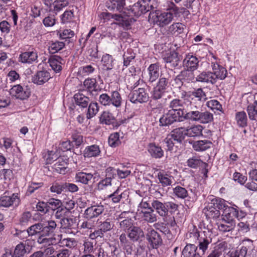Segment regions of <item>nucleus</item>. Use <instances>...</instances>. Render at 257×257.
I'll use <instances>...</instances> for the list:
<instances>
[{"label":"nucleus","instance_id":"57","mask_svg":"<svg viewBox=\"0 0 257 257\" xmlns=\"http://www.w3.org/2000/svg\"><path fill=\"white\" fill-rule=\"evenodd\" d=\"M84 87L89 91L96 90V81L95 79L87 78L83 82Z\"/></svg>","mask_w":257,"mask_h":257},{"label":"nucleus","instance_id":"63","mask_svg":"<svg viewBox=\"0 0 257 257\" xmlns=\"http://www.w3.org/2000/svg\"><path fill=\"white\" fill-rule=\"evenodd\" d=\"M60 223L64 228L71 229L74 228V220L72 218L63 217L60 220Z\"/></svg>","mask_w":257,"mask_h":257},{"label":"nucleus","instance_id":"62","mask_svg":"<svg viewBox=\"0 0 257 257\" xmlns=\"http://www.w3.org/2000/svg\"><path fill=\"white\" fill-rule=\"evenodd\" d=\"M247 248L246 246H242L240 249L232 251L229 255V257H246Z\"/></svg>","mask_w":257,"mask_h":257},{"label":"nucleus","instance_id":"54","mask_svg":"<svg viewBox=\"0 0 257 257\" xmlns=\"http://www.w3.org/2000/svg\"><path fill=\"white\" fill-rule=\"evenodd\" d=\"M108 143L111 147L115 148L118 146L121 143L119 133L116 132L111 134L108 138Z\"/></svg>","mask_w":257,"mask_h":257},{"label":"nucleus","instance_id":"39","mask_svg":"<svg viewBox=\"0 0 257 257\" xmlns=\"http://www.w3.org/2000/svg\"><path fill=\"white\" fill-rule=\"evenodd\" d=\"M143 214L142 217L145 221L152 223L157 220V215H156L154 209H150V210H146L142 211Z\"/></svg>","mask_w":257,"mask_h":257},{"label":"nucleus","instance_id":"17","mask_svg":"<svg viewBox=\"0 0 257 257\" xmlns=\"http://www.w3.org/2000/svg\"><path fill=\"white\" fill-rule=\"evenodd\" d=\"M175 81H180L182 83L193 82L195 81L193 71L185 69L182 70L175 78Z\"/></svg>","mask_w":257,"mask_h":257},{"label":"nucleus","instance_id":"49","mask_svg":"<svg viewBox=\"0 0 257 257\" xmlns=\"http://www.w3.org/2000/svg\"><path fill=\"white\" fill-rule=\"evenodd\" d=\"M187 165L189 167L193 168H196L197 167L203 165L205 168L204 172L205 173H207V170L206 168L207 167L208 165L195 157L189 159L187 161Z\"/></svg>","mask_w":257,"mask_h":257},{"label":"nucleus","instance_id":"35","mask_svg":"<svg viewBox=\"0 0 257 257\" xmlns=\"http://www.w3.org/2000/svg\"><path fill=\"white\" fill-rule=\"evenodd\" d=\"M203 127L202 125H193L185 128L186 136L189 137H196L202 135Z\"/></svg>","mask_w":257,"mask_h":257},{"label":"nucleus","instance_id":"28","mask_svg":"<svg viewBox=\"0 0 257 257\" xmlns=\"http://www.w3.org/2000/svg\"><path fill=\"white\" fill-rule=\"evenodd\" d=\"M197 246L193 244H187L182 250L183 257H201L197 252Z\"/></svg>","mask_w":257,"mask_h":257},{"label":"nucleus","instance_id":"34","mask_svg":"<svg viewBox=\"0 0 257 257\" xmlns=\"http://www.w3.org/2000/svg\"><path fill=\"white\" fill-rule=\"evenodd\" d=\"M158 178L159 182L163 187L171 185L174 180L173 176L165 172H160L158 173Z\"/></svg>","mask_w":257,"mask_h":257},{"label":"nucleus","instance_id":"48","mask_svg":"<svg viewBox=\"0 0 257 257\" xmlns=\"http://www.w3.org/2000/svg\"><path fill=\"white\" fill-rule=\"evenodd\" d=\"M173 195L177 198L185 199L188 195L187 190L184 187L177 185L173 189Z\"/></svg>","mask_w":257,"mask_h":257},{"label":"nucleus","instance_id":"5","mask_svg":"<svg viewBox=\"0 0 257 257\" xmlns=\"http://www.w3.org/2000/svg\"><path fill=\"white\" fill-rule=\"evenodd\" d=\"M130 213L129 211H123L116 217V220L119 222V227L124 231H128L134 226V221L128 216Z\"/></svg>","mask_w":257,"mask_h":257},{"label":"nucleus","instance_id":"13","mask_svg":"<svg viewBox=\"0 0 257 257\" xmlns=\"http://www.w3.org/2000/svg\"><path fill=\"white\" fill-rule=\"evenodd\" d=\"M163 60L166 63V67L171 68L177 66L180 61L178 54L175 51L167 54L163 57Z\"/></svg>","mask_w":257,"mask_h":257},{"label":"nucleus","instance_id":"26","mask_svg":"<svg viewBox=\"0 0 257 257\" xmlns=\"http://www.w3.org/2000/svg\"><path fill=\"white\" fill-rule=\"evenodd\" d=\"M43 226L42 233L45 234L51 235L54 234L57 228V224L55 221L49 220L42 223Z\"/></svg>","mask_w":257,"mask_h":257},{"label":"nucleus","instance_id":"24","mask_svg":"<svg viewBox=\"0 0 257 257\" xmlns=\"http://www.w3.org/2000/svg\"><path fill=\"white\" fill-rule=\"evenodd\" d=\"M125 4V0H110L109 2H107V7L110 10L122 14L126 9L124 8Z\"/></svg>","mask_w":257,"mask_h":257},{"label":"nucleus","instance_id":"16","mask_svg":"<svg viewBox=\"0 0 257 257\" xmlns=\"http://www.w3.org/2000/svg\"><path fill=\"white\" fill-rule=\"evenodd\" d=\"M183 65L184 68L194 71L198 68L199 60L196 56L188 54L184 58Z\"/></svg>","mask_w":257,"mask_h":257},{"label":"nucleus","instance_id":"36","mask_svg":"<svg viewBox=\"0 0 257 257\" xmlns=\"http://www.w3.org/2000/svg\"><path fill=\"white\" fill-rule=\"evenodd\" d=\"M100 153V150L99 146L96 145H93L85 148L83 152V156L85 158H91L96 157Z\"/></svg>","mask_w":257,"mask_h":257},{"label":"nucleus","instance_id":"64","mask_svg":"<svg viewBox=\"0 0 257 257\" xmlns=\"http://www.w3.org/2000/svg\"><path fill=\"white\" fill-rule=\"evenodd\" d=\"M164 143L166 145V150L167 151L171 152H175L176 151V147H175V143L174 140L171 138L168 135L166 138L164 140Z\"/></svg>","mask_w":257,"mask_h":257},{"label":"nucleus","instance_id":"29","mask_svg":"<svg viewBox=\"0 0 257 257\" xmlns=\"http://www.w3.org/2000/svg\"><path fill=\"white\" fill-rule=\"evenodd\" d=\"M38 58L37 53L35 51L26 52L20 55L19 59L22 63H32Z\"/></svg>","mask_w":257,"mask_h":257},{"label":"nucleus","instance_id":"25","mask_svg":"<svg viewBox=\"0 0 257 257\" xmlns=\"http://www.w3.org/2000/svg\"><path fill=\"white\" fill-rule=\"evenodd\" d=\"M154 210L161 217H165L168 214V209L166 203H163L157 200H154L151 203Z\"/></svg>","mask_w":257,"mask_h":257},{"label":"nucleus","instance_id":"4","mask_svg":"<svg viewBox=\"0 0 257 257\" xmlns=\"http://www.w3.org/2000/svg\"><path fill=\"white\" fill-rule=\"evenodd\" d=\"M130 101L134 103H142L149 99L148 93L144 88H139L131 91L128 95Z\"/></svg>","mask_w":257,"mask_h":257},{"label":"nucleus","instance_id":"58","mask_svg":"<svg viewBox=\"0 0 257 257\" xmlns=\"http://www.w3.org/2000/svg\"><path fill=\"white\" fill-rule=\"evenodd\" d=\"M26 252L24 244L20 243L16 245L13 254L14 257H23Z\"/></svg>","mask_w":257,"mask_h":257},{"label":"nucleus","instance_id":"10","mask_svg":"<svg viewBox=\"0 0 257 257\" xmlns=\"http://www.w3.org/2000/svg\"><path fill=\"white\" fill-rule=\"evenodd\" d=\"M192 98L191 101H189L188 103H193L197 106H202L203 103L206 100L207 96L205 92L201 88H198L191 93Z\"/></svg>","mask_w":257,"mask_h":257},{"label":"nucleus","instance_id":"11","mask_svg":"<svg viewBox=\"0 0 257 257\" xmlns=\"http://www.w3.org/2000/svg\"><path fill=\"white\" fill-rule=\"evenodd\" d=\"M211 67L212 69L211 73L215 78V82L217 79L223 80L226 77L227 72L225 68L213 62H211Z\"/></svg>","mask_w":257,"mask_h":257},{"label":"nucleus","instance_id":"53","mask_svg":"<svg viewBox=\"0 0 257 257\" xmlns=\"http://www.w3.org/2000/svg\"><path fill=\"white\" fill-rule=\"evenodd\" d=\"M99 111V106L97 102H91L87 109L86 117L90 119L94 117Z\"/></svg>","mask_w":257,"mask_h":257},{"label":"nucleus","instance_id":"51","mask_svg":"<svg viewBox=\"0 0 257 257\" xmlns=\"http://www.w3.org/2000/svg\"><path fill=\"white\" fill-rule=\"evenodd\" d=\"M55 170L60 174H65L68 168L67 162L62 158L58 159L57 162L54 165Z\"/></svg>","mask_w":257,"mask_h":257},{"label":"nucleus","instance_id":"32","mask_svg":"<svg viewBox=\"0 0 257 257\" xmlns=\"http://www.w3.org/2000/svg\"><path fill=\"white\" fill-rule=\"evenodd\" d=\"M204 210L206 217L208 218L215 219L218 218L220 215L219 210L211 202L208 203Z\"/></svg>","mask_w":257,"mask_h":257},{"label":"nucleus","instance_id":"9","mask_svg":"<svg viewBox=\"0 0 257 257\" xmlns=\"http://www.w3.org/2000/svg\"><path fill=\"white\" fill-rule=\"evenodd\" d=\"M104 207L103 205L97 204L88 207L84 211V217L88 219L96 218L101 214L104 211Z\"/></svg>","mask_w":257,"mask_h":257},{"label":"nucleus","instance_id":"52","mask_svg":"<svg viewBox=\"0 0 257 257\" xmlns=\"http://www.w3.org/2000/svg\"><path fill=\"white\" fill-rule=\"evenodd\" d=\"M135 57L136 55L132 49H128L126 52H124L123 55V66L127 67L129 66L134 60Z\"/></svg>","mask_w":257,"mask_h":257},{"label":"nucleus","instance_id":"56","mask_svg":"<svg viewBox=\"0 0 257 257\" xmlns=\"http://www.w3.org/2000/svg\"><path fill=\"white\" fill-rule=\"evenodd\" d=\"M95 245L96 243H94L93 242L88 239L85 240L83 243V246H84L83 252L85 254H91V253H93L96 249L95 248Z\"/></svg>","mask_w":257,"mask_h":257},{"label":"nucleus","instance_id":"47","mask_svg":"<svg viewBox=\"0 0 257 257\" xmlns=\"http://www.w3.org/2000/svg\"><path fill=\"white\" fill-rule=\"evenodd\" d=\"M42 223H35L28 228L30 236H33L36 235H41L42 234Z\"/></svg>","mask_w":257,"mask_h":257},{"label":"nucleus","instance_id":"43","mask_svg":"<svg viewBox=\"0 0 257 257\" xmlns=\"http://www.w3.org/2000/svg\"><path fill=\"white\" fill-rule=\"evenodd\" d=\"M185 28V26L182 23H175L169 27V31L172 34L178 36L183 33Z\"/></svg>","mask_w":257,"mask_h":257},{"label":"nucleus","instance_id":"38","mask_svg":"<svg viewBox=\"0 0 257 257\" xmlns=\"http://www.w3.org/2000/svg\"><path fill=\"white\" fill-rule=\"evenodd\" d=\"M93 174L83 172H79L76 174L75 179L77 182H80L83 184H88L89 182L93 178Z\"/></svg>","mask_w":257,"mask_h":257},{"label":"nucleus","instance_id":"45","mask_svg":"<svg viewBox=\"0 0 257 257\" xmlns=\"http://www.w3.org/2000/svg\"><path fill=\"white\" fill-rule=\"evenodd\" d=\"M114 117L113 114L109 111H104L99 117L101 123L106 125H110L113 123Z\"/></svg>","mask_w":257,"mask_h":257},{"label":"nucleus","instance_id":"23","mask_svg":"<svg viewBox=\"0 0 257 257\" xmlns=\"http://www.w3.org/2000/svg\"><path fill=\"white\" fill-rule=\"evenodd\" d=\"M127 236L133 241H137L144 237V233L140 227L134 226L128 231Z\"/></svg>","mask_w":257,"mask_h":257},{"label":"nucleus","instance_id":"55","mask_svg":"<svg viewBox=\"0 0 257 257\" xmlns=\"http://www.w3.org/2000/svg\"><path fill=\"white\" fill-rule=\"evenodd\" d=\"M58 243L63 246L72 248L77 244L76 241L73 238H58Z\"/></svg>","mask_w":257,"mask_h":257},{"label":"nucleus","instance_id":"18","mask_svg":"<svg viewBox=\"0 0 257 257\" xmlns=\"http://www.w3.org/2000/svg\"><path fill=\"white\" fill-rule=\"evenodd\" d=\"M147 238L153 248H157L162 243V239L160 235L153 228H150L148 230Z\"/></svg>","mask_w":257,"mask_h":257},{"label":"nucleus","instance_id":"40","mask_svg":"<svg viewBox=\"0 0 257 257\" xmlns=\"http://www.w3.org/2000/svg\"><path fill=\"white\" fill-rule=\"evenodd\" d=\"M62 59L61 57L55 55L51 57L49 60V63L52 69L55 72H59L61 69V61Z\"/></svg>","mask_w":257,"mask_h":257},{"label":"nucleus","instance_id":"15","mask_svg":"<svg viewBox=\"0 0 257 257\" xmlns=\"http://www.w3.org/2000/svg\"><path fill=\"white\" fill-rule=\"evenodd\" d=\"M10 93L17 98L24 100L28 98L30 95V92L27 89H24L20 85H14L10 89Z\"/></svg>","mask_w":257,"mask_h":257},{"label":"nucleus","instance_id":"7","mask_svg":"<svg viewBox=\"0 0 257 257\" xmlns=\"http://www.w3.org/2000/svg\"><path fill=\"white\" fill-rule=\"evenodd\" d=\"M212 233L209 230L201 231V236L199 238L198 247L204 254L208 248V245L212 242Z\"/></svg>","mask_w":257,"mask_h":257},{"label":"nucleus","instance_id":"6","mask_svg":"<svg viewBox=\"0 0 257 257\" xmlns=\"http://www.w3.org/2000/svg\"><path fill=\"white\" fill-rule=\"evenodd\" d=\"M101 17L104 20L112 19L117 21L116 24L123 28H127L130 26V20L122 14H111L107 12H103L101 14Z\"/></svg>","mask_w":257,"mask_h":257},{"label":"nucleus","instance_id":"33","mask_svg":"<svg viewBox=\"0 0 257 257\" xmlns=\"http://www.w3.org/2000/svg\"><path fill=\"white\" fill-rule=\"evenodd\" d=\"M149 73V81L151 82H154L159 77L160 68L158 64H152L148 68Z\"/></svg>","mask_w":257,"mask_h":257},{"label":"nucleus","instance_id":"50","mask_svg":"<svg viewBox=\"0 0 257 257\" xmlns=\"http://www.w3.org/2000/svg\"><path fill=\"white\" fill-rule=\"evenodd\" d=\"M111 105L116 108L120 107L122 103V98L120 94L117 91H113L111 92L110 96Z\"/></svg>","mask_w":257,"mask_h":257},{"label":"nucleus","instance_id":"1","mask_svg":"<svg viewBox=\"0 0 257 257\" xmlns=\"http://www.w3.org/2000/svg\"><path fill=\"white\" fill-rule=\"evenodd\" d=\"M168 10L169 12L157 14L154 18V22L160 27H163L172 21L174 15L175 17H179L180 14L184 13L186 9L184 8H179L174 3H171L168 7Z\"/></svg>","mask_w":257,"mask_h":257},{"label":"nucleus","instance_id":"30","mask_svg":"<svg viewBox=\"0 0 257 257\" xmlns=\"http://www.w3.org/2000/svg\"><path fill=\"white\" fill-rule=\"evenodd\" d=\"M212 145L210 141L204 140L194 141L192 143L194 150L197 152L204 151L211 147Z\"/></svg>","mask_w":257,"mask_h":257},{"label":"nucleus","instance_id":"20","mask_svg":"<svg viewBox=\"0 0 257 257\" xmlns=\"http://www.w3.org/2000/svg\"><path fill=\"white\" fill-rule=\"evenodd\" d=\"M174 142L181 144L186 136L185 127H180L174 129L168 135Z\"/></svg>","mask_w":257,"mask_h":257},{"label":"nucleus","instance_id":"8","mask_svg":"<svg viewBox=\"0 0 257 257\" xmlns=\"http://www.w3.org/2000/svg\"><path fill=\"white\" fill-rule=\"evenodd\" d=\"M189 100L185 99H173L172 100L168 105L170 108L169 110H174V111H180L181 115L183 116V109L187 107Z\"/></svg>","mask_w":257,"mask_h":257},{"label":"nucleus","instance_id":"59","mask_svg":"<svg viewBox=\"0 0 257 257\" xmlns=\"http://www.w3.org/2000/svg\"><path fill=\"white\" fill-rule=\"evenodd\" d=\"M65 46V44L62 42L56 41L53 42L49 47V50L51 53H55L62 50Z\"/></svg>","mask_w":257,"mask_h":257},{"label":"nucleus","instance_id":"44","mask_svg":"<svg viewBox=\"0 0 257 257\" xmlns=\"http://www.w3.org/2000/svg\"><path fill=\"white\" fill-rule=\"evenodd\" d=\"M235 226V223L229 222L228 221L223 220L220 222L217 223V227L218 230L222 232H229L233 230Z\"/></svg>","mask_w":257,"mask_h":257},{"label":"nucleus","instance_id":"3","mask_svg":"<svg viewBox=\"0 0 257 257\" xmlns=\"http://www.w3.org/2000/svg\"><path fill=\"white\" fill-rule=\"evenodd\" d=\"M180 111H174V110H168V112L163 114L159 119L160 125L167 126L172 124L176 121H182L183 116L181 115Z\"/></svg>","mask_w":257,"mask_h":257},{"label":"nucleus","instance_id":"61","mask_svg":"<svg viewBox=\"0 0 257 257\" xmlns=\"http://www.w3.org/2000/svg\"><path fill=\"white\" fill-rule=\"evenodd\" d=\"M166 90L161 89L157 86L154 87L152 92V98L155 100L161 98L166 92Z\"/></svg>","mask_w":257,"mask_h":257},{"label":"nucleus","instance_id":"2","mask_svg":"<svg viewBox=\"0 0 257 257\" xmlns=\"http://www.w3.org/2000/svg\"><path fill=\"white\" fill-rule=\"evenodd\" d=\"M123 12L122 15L126 17L131 22V20L128 17L133 16L138 17L146 13V8L144 4V0H139L133 5L126 8Z\"/></svg>","mask_w":257,"mask_h":257},{"label":"nucleus","instance_id":"42","mask_svg":"<svg viewBox=\"0 0 257 257\" xmlns=\"http://www.w3.org/2000/svg\"><path fill=\"white\" fill-rule=\"evenodd\" d=\"M246 111L250 120H257V100L248 105Z\"/></svg>","mask_w":257,"mask_h":257},{"label":"nucleus","instance_id":"27","mask_svg":"<svg viewBox=\"0 0 257 257\" xmlns=\"http://www.w3.org/2000/svg\"><path fill=\"white\" fill-rule=\"evenodd\" d=\"M211 72L203 71L196 76L195 81L200 82L214 84L215 83V78L213 76Z\"/></svg>","mask_w":257,"mask_h":257},{"label":"nucleus","instance_id":"12","mask_svg":"<svg viewBox=\"0 0 257 257\" xmlns=\"http://www.w3.org/2000/svg\"><path fill=\"white\" fill-rule=\"evenodd\" d=\"M201 106H197L193 103H189L187 109L188 112L183 115V118L189 119L191 121H197L200 111L199 110Z\"/></svg>","mask_w":257,"mask_h":257},{"label":"nucleus","instance_id":"37","mask_svg":"<svg viewBox=\"0 0 257 257\" xmlns=\"http://www.w3.org/2000/svg\"><path fill=\"white\" fill-rule=\"evenodd\" d=\"M74 99L75 103L82 108L86 107L89 102V98L80 92L75 94Z\"/></svg>","mask_w":257,"mask_h":257},{"label":"nucleus","instance_id":"22","mask_svg":"<svg viewBox=\"0 0 257 257\" xmlns=\"http://www.w3.org/2000/svg\"><path fill=\"white\" fill-rule=\"evenodd\" d=\"M51 76L50 73L47 71L43 70L38 71L35 74L32 78V81L35 84L42 85L47 82Z\"/></svg>","mask_w":257,"mask_h":257},{"label":"nucleus","instance_id":"14","mask_svg":"<svg viewBox=\"0 0 257 257\" xmlns=\"http://www.w3.org/2000/svg\"><path fill=\"white\" fill-rule=\"evenodd\" d=\"M20 202L17 194H13L11 196H3L0 198V206L9 207L12 205L17 206Z\"/></svg>","mask_w":257,"mask_h":257},{"label":"nucleus","instance_id":"21","mask_svg":"<svg viewBox=\"0 0 257 257\" xmlns=\"http://www.w3.org/2000/svg\"><path fill=\"white\" fill-rule=\"evenodd\" d=\"M49 236H50V235H45V233H42V234L39 235L37 238V243L40 244H43L44 246H50L58 243V238H57L54 236L48 237Z\"/></svg>","mask_w":257,"mask_h":257},{"label":"nucleus","instance_id":"41","mask_svg":"<svg viewBox=\"0 0 257 257\" xmlns=\"http://www.w3.org/2000/svg\"><path fill=\"white\" fill-rule=\"evenodd\" d=\"M114 59L113 57L108 54H105L103 55L101 59V62L104 68L106 70H110L113 67V62Z\"/></svg>","mask_w":257,"mask_h":257},{"label":"nucleus","instance_id":"31","mask_svg":"<svg viewBox=\"0 0 257 257\" xmlns=\"http://www.w3.org/2000/svg\"><path fill=\"white\" fill-rule=\"evenodd\" d=\"M148 151L150 155L156 159L161 158L164 155V151L161 147L157 146L154 143L149 144Z\"/></svg>","mask_w":257,"mask_h":257},{"label":"nucleus","instance_id":"19","mask_svg":"<svg viewBox=\"0 0 257 257\" xmlns=\"http://www.w3.org/2000/svg\"><path fill=\"white\" fill-rule=\"evenodd\" d=\"M237 210L232 207H226L223 211L222 219L223 220L235 223L234 218H238Z\"/></svg>","mask_w":257,"mask_h":257},{"label":"nucleus","instance_id":"60","mask_svg":"<svg viewBox=\"0 0 257 257\" xmlns=\"http://www.w3.org/2000/svg\"><path fill=\"white\" fill-rule=\"evenodd\" d=\"M211 202L219 210L220 209L224 210L226 207H228L226 205V201L221 198H213Z\"/></svg>","mask_w":257,"mask_h":257},{"label":"nucleus","instance_id":"46","mask_svg":"<svg viewBox=\"0 0 257 257\" xmlns=\"http://www.w3.org/2000/svg\"><path fill=\"white\" fill-rule=\"evenodd\" d=\"M235 120L237 124L241 127H244L247 125V117L246 113L243 111H239L235 114Z\"/></svg>","mask_w":257,"mask_h":257}]
</instances>
